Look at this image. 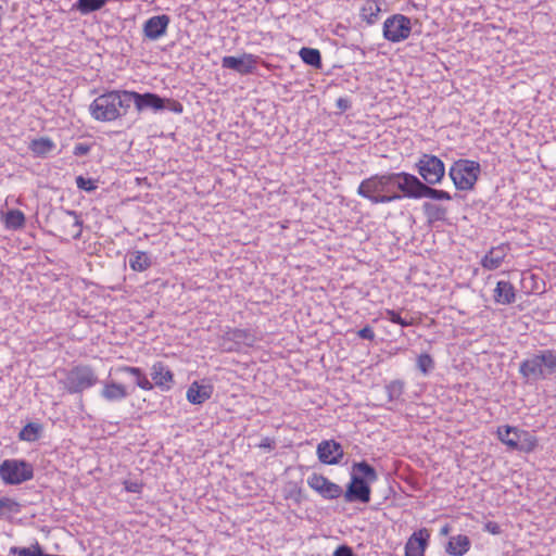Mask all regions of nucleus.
Segmentation results:
<instances>
[{"instance_id":"f257e3e1","label":"nucleus","mask_w":556,"mask_h":556,"mask_svg":"<svg viewBox=\"0 0 556 556\" xmlns=\"http://www.w3.org/2000/svg\"><path fill=\"white\" fill-rule=\"evenodd\" d=\"M357 194L371 204H386L402 198H428L435 201L453 199L447 191L429 187L417 176L405 172L372 175L359 184Z\"/></svg>"},{"instance_id":"f03ea898","label":"nucleus","mask_w":556,"mask_h":556,"mask_svg":"<svg viewBox=\"0 0 556 556\" xmlns=\"http://www.w3.org/2000/svg\"><path fill=\"white\" fill-rule=\"evenodd\" d=\"M129 110L127 90H113L100 94L89 105L90 115L99 122H113Z\"/></svg>"},{"instance_id":"7ed1b4c3","label":"nucleus","mask_w":556,"mask_h":556,"mask_svg":"<svg viewBox=\"0 0 556 556\" xmlns=\"http://www.w3.org/2000/svg\"><path fill=\"white\" fill-rule=\"evenodd\" d=\"M519 372L531 382L551 378L556 374V350L543 349L529 354L520 363Z\"/></svg>"},{"instance_id":"20e7f679","label":"nucleus","mask_w":556,"mask_h":556,"mask_svg":"<svg viewBox=\"0 0 556 556\" xmlns=\"http://www.w3.org/2000/svg\"><path fill=\"white\" fill-rule=\"evenodd\" d=\"M117 371L131 375L136 379V386L144 391H151L154 386L162 391H168L174 384V374L163 362H155L151 366V382L147 375L139 367L132 366H121Z\"/></svg>"},{"instance_id":"39448f33","label":"nucleus","mask_w":556,"mask_h":556,"mask_svg":"<svg viewBox=\"0 0 556 556\" xmlns=\"http://www.w3.org/2000/svg\"><path fill=\"white\" fill-rule=\"evenodd\" d=\"M63 372L60 383L71 394L83 393L98 383L97 372L90 365L79 364Z\"/></svg>"},{"instance_id":"423d86ee","label":"nucleus","mask_w":556,"mask_h":556,"mask_svg":"<svg viewBox=\"0 0 556 556\" xmlns=\"http://www.w3.org/2000/svg\"><path fill=\"white\" fill-rule=\"evenodd\" d=\"M480 172L481 166L478 162L459 159L450 167L448 176L457 190L468 191L473 189Z\"/></svg>"},{"instance_id":"0eeeda50","label":"nucleus","mask_w":556,"mask_h":556,"mask_svg":"<svg viewBox=\"0 0 556 556\" xmlns=\"http://www.w3.org/2000/svg\"><path fill=\"white\" fill-rule=\"evenodd\" d=\"M54 233L62 240H78L81 237L83 219L75 211L64 210L52 215Z\"/></svg>"},{"instance_id":"6e6552de","label":"nucleus","mask_w":556,"mask_h":556,"mask_svg":"<svg viewBox=\"0 0 556 556\" xmlns=\"http://www.w3.org/2000/svg\"><path fill=\"white\" fill-rule=\"evenodd\" d=\"M497 437L510 450L523 453H530L538 446V440L533 434L517 427L501 426L497 428Z\"/></svg>"},{"instance_id":"1a4fd4ad","label":"nucleus","mask_w":556,"mask_h":556,"mask_svg":"<svg viewBox=\"0 0 556 556\" xmlns=\"http://www.w3.org/2000/svg\"><path fill=\"white\" fill-rule=\"evenodd\" d=\"M258 340L255 330L251 328L228 327L219 337V348L223 352H240L243 348H251Z\"/></svg>"},{"instance_id":"9d476101","label":"nucleus","mask_w":556,"mask_h":556,"mask_svg":"<svg viewBox=\"0 0 556 556\" xmlns=\"http://www.w3.org/2000/svg\"><path fill=\"white\" fill-rule=\"evenodd\" d=\"M34 467L24 459H4L0 464V479L7 485H16L33 479Z\"/></svg>"},{"instance_id":"9b49d317","label":"nucleus","mask_w":556,"mask_h":556,"mask_svg":"<svg viewBox=\"0 0 556 556\" xmlns=\"http://www.w3.org/2000/svg\"><path fill=\"white\" fill-rule=\"evenodd\" d=\"M422 182L431 187L442 181L445 175L444 163L435 155L424 153L416 163Z\"/></svg>"},{"instance_id":"f8f14e48","label":"nucleus","mask_w":556,"mask_h":556,"mask_svg":"<svg viewBox=\"0 0 556 556\" xmlns=\"http://www.w3.org/2000/svg\"><path fill=\"white\" fill-rule=\"evenodd\" d=\"M412 20L404 14H393L383 23V37L386 40L397 43L410 36Z\"/></svg>"},{"instance_id":"ddd939ff","label":"nucleus","mask_w":556,"mask_h":556,"mask_svg":"<svg viewBox=\"0 0 556 556\" xmlns=\"http://www.w3.org/2000/svg\"><path fill=\"white\" fill-rule=\"evenodd\" d=\"M307 484L326 500H336L343 494L340 485L319 473L311 475L307 478Z\"/></svg>"},{"instance_id":"4468645a","label":"nucleus","mask_w":556,"mask_h":556,"mask_svg":"<svg viewBox=\"0 0 556 556\" xmlns=\"http://www.w3.org/2000/svg\"><path fill=\"white\" fill-rule=\"evenodd\" d=\"M344 501L348 503H368L370 501L369 482L358 475H352L351 482L344 493Z\"/></svg>"},{"instance_id":"2eb2a0df","label":"nucleus","mask_w":556,"mask_h":556,"mask_svg":"<svg viewBox=\"0 0 556 556\" xmlns=\"http://www.w3.org/2000/svg\"><path fill=\"white\" fill-rule=\"evenodd\" d=\"M129 106L134 102L136 109L141 112L148 109L159 111L165 109V99L156 93L146 92L138 93L136 91H127Z\"/></svg>"},{"instance_id":"dca6fc26","label":"nucleus","mask_w":556,"mask_h":556,"mask_svg":"<svg viewBox=\"0 0 556 556\" xmlns=\"http://www.w3.org/2000/svg\"><path fill=\"white\" fill-rule=\"evenodd\" d=\"M257 56L251 53H243L241 56H224L222 67L236 71L241 75L252 74L256 68Z\"/></svg>"},{"instance_id":"f3484780","label":"nucleus","mask_w":556,"mask_h":556,"mask_svg":"<svg viewBox=\"0 0 556 556\" xmlns=\"http://www.w3.org/2000/svg\"><path fill=\"white\" fill-rule=\"evenodd\" d=\"M318 459L327 465H337L341 462L344 452L340 443L334 440L321 441L317 446Z\"/></svg>"},{"instance_id":"a211bd4d","label":"nucleus","mask_w":556,"mask_h":556,"mask_svg":"<svg viewBox=\"0 0 556 556\" xmlns=\"http://www.w3.org/2000/svg\"><path fill=\"white\" fill-rule=\"evenodd\" d=\"M170 23V17L166 14L154 15L148 18L143 24V35L149 40H157L163 37Z\"/></svg>"},{"instance_id":"6ab92c4d","label":"nucleus","mask_w":556,"mask_h":556,"mask_svg":"<svg viewBox=\"0 0 556 556\" xmlns=\"http://www.w3.org/2000/svg\"><path fill=\"white\" fill-rule=\"evenodd\" d=\"M429 539L430 533L427 529L415 531L406 542L405 556H425Z\"/></svg>"},{"instance_id":"aec40b11","label":"nucleus","mask_w":556,"mask_h":556,"mask_svg":"<svg viewBox=\"0 0 556 556\" xmlns=\"http://www.w3.org/2000/svg\"><path fill=\"white\" fill-rule=\"evenodd\" d=\"M101 396L108 402H118L127 399L129 392L126 386L112 380L103 383Z\"/></svg>"},{"instance_id":"412c9836","label":"nucleus","mask_w":556,"mask_h":556,"mask_svg":"<svg viewBox=\"0 0 556 556\" xmlns=\"http://www.w3.org/2000/svg\"><path fill=\"white\" fill-rule=\"evenodd\" d=\"M494 302L502 305H509L516 301L515 287L505 280H500L496 283L493 293Z\"/></svg>"},{"instance_id":"4be33fe9","label":"nucleus","mask_w":556,"mask_h":556,"mask_svg":"<svg viewBox=\"0 0 556 556\" xmlns=\"http://www.w3.org/2000/svg\"><path fill=\"white\" fill-rule=\"evenodd\" d=\"M421 210L427 218L428 225H433L437 222L446 220L447 216V207L437 204L430 201H426L422 203Z\"/></svg>"},{"instance_id":"5701e85b","label":"nucleus","mask_w":556,"mask_h":556,"mask_svg":"<svg viewBox=\"0 0 556 556\" xmlns=\"http://www.w3.org/2000/svg\"><path fill=\"white\" fill-rule=\"evenodd\" d=\"M506 247L505 245H498L495 248H492L481 260V266L484 269L488 270H495L497 269L505 256H506Z\"/></svg>"},{"instance_id":"b1692460","label":"nucleus","mask_w":556,"mask_h":556,"mask_svg":"<svg viewBox=\"0 0 556 556\" xmlns=\"http://www.w3.org/2000/svg\"><path fill=\"white\" fill-rule=\"evenodd\" d=\"M470 545L471 542L467 535L458 534L450 538L445 551L452 556H463L469 551Z\"/></svg>"},{"instance_id":"393cba45","label":"nucleus","mask_w":556,"mask_h":556,"mask_svg":"<svg viewBox=\"0 0 556 556\" xmlns=\"http://www.w3.org/2000/svg\"><path fill=\"white\" fill-rule=\"evenodd\" d=\"M212 395V388L193 382L187 391V400L192 404H202Z\"/></svg>"},{"instance_id":"a878e982","label":"nucleus","mask_w":556,"mask_h":556,"mask_svg":"<svg viewBox=\"0 0 556 556\" xmlns=\"http://www.w3.org/2000/svg\"><path fill=\"white\" fill-rule=\"evenodd\" d=\"M380 12L381 8L378 0H365L361 8V17L368 25H374L377 23Z\"/></svg>"},{"instance_id":"bb28decb","label":"nucleus","mask_w":556,"mask_h":556,"mask_svg":"<svg viewBox=\"0 0 556 556\" xmlns=\"http://www.w3.org/2000/svg\"><path fill=\"white\" fill-rule=\"evenodd\" d=\"M55 148L54 142L50 138L41 137L34 139L29 144V150L36 156H46Z\"/></svg>"},{"instance_id":"cd10ccee","label":"nucleus","mask_w":556,"mask_h":556,"mask_svg":"<svg viewBox=\"0 0 556 556\" xmlns=\"http://www.w3.org/2000/svg\"><path fill=\"white\" fill-rule=\"evenodd\" d=\"M151 264L150 256L143 251H136L129 257V266L135 271H144Z\"/></svg>"},{"instance_id":"c85d7f7f","label":"nucleus","mask_w":556,"mask_h":556,"mask_svg":"<svg viewBox=\"0 0 556 556\" xmlns=\"http://www.w3.org/2000/svg\"><path fill=\"white\" fill-rule=\"evenodd\" d=\"M21 504L10 497L0 498V519H9L21 511Z\"/></svg>"},{"instance_id":"c756f323","label":"nucleus","mask_w":556,"mask_h":556,"mask_svg":"<svg viewBox=\"0 0 556 556\" xmlns=\"http://www.w3.org/2000/svg\"><path fill=\"white\" fill-rule=\"evenodd\" d=\"M299 54L305 64L315 68H321L323 62L319 50L304 47L300 50Z\"/></svg>"},{"instance_id":"7c9ffc66","label":"nucleus","mask_w":556,"mask_h":556,"mask_svg":"<svg viewBox=\"0 0 556 556\" xmlns=\"http://www.w3.org/2000/svg\"><path fill=\"white\" fill-rule=\"evenodd\" d=\"M25 215L20 210H10L4 217V225L8 229L17 230L25 226Z\"/></svg>"},{"instance_id":"2f4dec72","label":"nucleus","mask_w":556,"mask_h":556,"mask_svg":"<svg viewBox=\"0 0 556 556\" xmlns=\"http://www.w3.org/2000/svg\"><path fill=\"white\" fill-rule=\"evenodd\" d=\"M106 2L108 0H78L73 8L81 14H88L102 9Z\"/></svg>"},{"instance_id":"473e14b6","label":"nucleus","mask_w":556,"mask_h":556,"mask_svg":"<svg viewBox=\"0 0 556 556\" xmlns=\"http://www.w3.org/2000/svg\"><path fill=\"white\" fill-rule=\"evenodd\" d=\"M382 318L390 320L391 323L397 324L402 327H408L415 325V319L412 317L407 319L406 317H402L401 313L394 309L387 308L382 313Z\"/></svg>"},{"instance_id":"72a5a7b5","label":"nucleus","mask_w":556,"mask_h":556,"mask_svg":"<svg viewBox=\"0 0 556 556\" xmlns=\"http://www.w3.org/2000/svg\"><path fill=\"white\" fill-rule=\"evenodd\" d=\"M353 470L361 473V477H363L367 482H374L378 478L375 468L366 462L355 463L353 465Z\"/></svg>"},{"instance_id":"f704fd0d","label":"nucleus","mask_w":556,"mask_h":556,"mask_svg":"<svg viewBox=\"0 0 556 556\" xmlns=\"http://www.w3.org/2000/svg\"><path fill=\"white\" fill-rule=\"evenodd\" d=\"M40 431V425L29 422L20 431L18 438L22 441L34 442L38 439Z\"/></svg>"},{"instance_id":"c9c22d12","label":"nucleus","mask_w":556,"mask_h":556,"mask_svg":"<svg viewBox=\"0 0 556 556\" xmlns=\"http://www.w3.org/2000/svg\"><path fill=\"white\" fill-rule=\"evenodd\" d=\"M404 387H405L404 381H402L400 379L392 380L390 383H388L386 386V391H387L389 401L393 402V401L400 400L404 393Z\"/></svg>"},{"instance_id":"e433bc0d","label":"nucleus","mask_w":556,"mask_h":556,"mask_svg":"<svg viewBox=\"0 0 556 556\" xmlns=\"http://www.w3.org/2000/svg\"><path fill=\"white\" fill-rule=\"evenodd\" d=\"M434 361L428 353H422L417 357V368L424 374L428 375L434 369Z\"/></svg>"},{"instance_id":"4c0bfd02","label":"nucleus","mask_w":556,"mask_h":556,"mask_svg":"<svg viewBox=\"0 0 556 556\" xmlns=\"http://www.w3.org/2000/svg\"><path fill=\"white\" fill-rule=\"evenodd\" d=\"M76 185L79 189L86 191H92L96 189V186L91 179H86L83 176H78L76 178Z\"/></svg>"},{"instance_id":"58836bf2","label":"nucleus","mask_w":556,"mask_h":556,"mask_svg":"<svg viewBox=\"0 0 556 556\" xmlns=\"http://www.w3.org/2000/svg\"><path fill=\"white\" fill-rule=\"evenodd\" d=\"M165 109L175 113H181L184 108L182 104L176 100L165 99Z\"/></svg>"},{"instance_id":"ea45409f","label":"nucleus","mask_w":556,"mask_h":556,"mask_svg":"<svg viewBox=\"0 0 556 556\" xmlns=\"http://www.w3.org/2000/svg\"><path fill=\"white\" fill-rule=\"evenodd\" d=\"M91 147L87 143H77L74 147L73 154L75 156H84L90 152Z\"/></svg>"},{"instance_id":"a19ab883","label":"nucleus","mask_w":556,"mask_h":556,"mask_svg":"<svg viewBox=\"0 0 556 556\" xmlns=\"http://www.w3.org/2000/svg\"><path fill=\"white\" fill-rule=\"evenodd\" d=\"M357 336L362 339L372 341L375 339V332L370 326H365L358 330Z\"/></svg>"},{"instance_id":"79ce46f5","label":"nucleus","mask_w":556,"mask_h":556,"mask_svg":"<svg viewBox=\"0 0 556 556\" xmlns=\"http://www.w3.org/2000/svg\"><path fill=\"white\" fill-rule=\"evenodd\" d=\"M483 530L494 535L502 533L501 526L494 521H488L484 525Z\"/></svg>"},{"instance_id":"37998d69","label":"nucleus","mask_w":556,"mask_h":556,"mask_svg":"<svg viewBox=\"0 0 556 556\" xmlns=\"http://www.w3.org/2000/svg\"><path fill=\"white\" fill-rule=\"evenodd\" d=\"M333 556H355L352 548L348 545H340L333 553Z\"/></svg>"},{"instance_id":"c03bdc74","label":"nucleus","mask_w":556,"mask_h":556,"mask_svg":"<svg viewBox=\"0 0 556 556\" xmlns=\"http://www.w3.org/2000/svg\"><path fill=\"white\" fill-rule=\"evenodd\" d=\"M124 485H125L126 491L134 492V493L140 492V489H141V485L139 483L132 482V481H125Z\"/></svg>"},{"instance_id":"a18cd8bd","label":"nucleus","mask_w":556,"mask_h":556,"mask_svg":"<svg viewBox=\"0 0 556 556\" xmlns=\"http://www.w3.org/2000/svg\"><path fill=\"white\" fill-rule=\"evenodd\" d=\"M337 105L339 109H341L342 111H345L348 110L349 108V101L346 99H343V98H340L338 99L337 101Z\"/></svg>"},{"instance_id":"49530a36","label":"nucleus","mask_w":556,"mask_h":556,"mask_svg":"<svg viewBox=\"0 0 556 556\" xmlns=\"http://www.w3.org/2000/svg\"><path fill=\"white\" fill-rule=\"evenodd\" d=\"M450 530H451L450 526H448V525H446V526H444V527L441 529V534L446 535V534H448Z\"/></svg>"},{"instance_id":"de8ad7c7","label":"nucleus","mask_w":556,"mask_h":556,"mask_svg":"<svg viewBox=\"0 0 556 556\" xmlns=\"http://www.w3.org/2000/svg\"><path fill=\"white\" fill-rule=\"evenodd\" d=\"M311 556H320V555H311Z\"/></svg>"}]
</instances>
